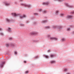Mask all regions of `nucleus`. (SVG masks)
Masks as SVG:
<instances>
[{"mask_svg":"<svg viewBox=\"0 0 74 74\" xmlns=\"http://www.w3.org/2000/svg\"><path fill=\"white\" fill-rule=\"evenodd\" d=\"M10 45L11 47H12V48H17V45L15 43H11L10 44Z\"/></svg>","mask_w":74,"mask_h":74,"instance_id":"f257e3e1","label":"nucleus"},{"mask_svg":"<svg viewBox=\"0 0 74 74\" xmlns=\"http://www.w3.org/2000/svg\"><path fill=\"white\" fill-rule=\"evenodd\" d=\"M20 5H23V6H25L26 7H28V8L31 7V5L29 4L21 3H20Z\"/></svg>","mask_w":74,"mask_h":74,"instance_id":"f03ea898","label":"nucleus"},{"mask_svg":"<svg viewBox=\"0 0 74 74\" xmlns=\"http://www.w3.org/2000/svg\"><path fill=\"white\" fill-rule=\"evenodd\" d=\"M58 28L59 29H62V26L58 25H52V28L53 29Z\"/></svg>","mask_w":74,"mask_h":74,"instance_id":"7ed1b4c3","label":"nucleus"},{"mask_svg":"<svg viewBox=\"0 0 74 74\" xmlns=\"http://www.w3.org/2000/svg\"><path fill=\"white\" fill-rule=\"evenodd\" d=\"M3 4H5L6 6H9L10 5V3L9 2V1H7L3 2Z\"/></svg>","mask_w":74,"mask_h":74,"instance_id":"20e7f679","label":"nucleus"},{"mask_svg":"<svg viewBox=\"0 0 74 74\" xmlns=\"http://www.w3.org/2000/svg\"><path fill=\"white\" fill-rule=\"evenodd\" d=\"M49 39L51 40H57L58 38L55 37H50L49 38Z\"/></svg>","mask_w":74,"mask_h":74,"instance_id":"39448f33","label":"nucleus"},{"mask_svg":"<svg viewBox=\"0 0 74 74\" xmlns=\"http://www.w3.org/2000/svg\"><path fill=\"white\" fill-rule=\"evenodd\" d=\"M65 5H66L68 7H69V8H73V5H70L67 3H66Z\"/></svg>","mask_w":74,"mask_h":74,"instance_id":"423d86ee","label":"nucleus"},{"mask_svg":"<svg viewBox=\"0 0 74 74\" xmlns=\"http://www.w3.org/2000/svg\"><path fill=\"white\" fill-rule=\"evenodd\" d=\"M73 15H68L66 16V18L68 19H73Z\"/></svg>","mask_w":74,"mask_h":74,"instance_id":"0eeeda50","label":"nucleus"},{"mask_svg":"<svg viewBox=\"0 0 74 74\" xmlns=\"http://www.w3.org/2000/svg\"><path fill=\"white\" fill-rule=\"evenodd\" d=\"M31 35H35V34H38V32H32L30 33Z\"/></svg>","mask_w":74,"mask_h":74,"instance_id":"6e6552de","label":"nucleus"},{"mask_svg":"<svg viewBox=\"0 0 74 74\" xmlns=\"http://www.w3.org/2000/svg\"><path fill=\"white\" fill-rule=\"evenodd\" d=\"M26 16L25 14H24L23 16L21 15L19 16L20 19H22L23 18H26Z\"/></svg>","mask_w":74,"mask_h":74,"instance_id":"1a4fd4ad","label":"nucleus"},{"mask_svg":"<svg viewBox=\"0 0 74 74\" xmlns=\"http://www.w3.org/2000/svg\"><path fill=\"white\" fill-rule=\"evenodd\" d=\"M66 41V39L64 38H62L61 39V42H65Z\"/></svg>","mask_w":74,"mask_h":74,"instance_id":"9d476101","label":"nucleus"},{"mask_svg":"<svg viewBox=\"0 0 74 74\" xmlns=\"http://www.w3.org/2000/svg\"><path fill=\"white\" fill-rule=\"evenodd\" d=\"M12 15L14 16H17L19 15V14H16L15 13H12Z\"/></svg>","mask_w":74,"mask_h":74,"instance_id":"9b49d317","label":"nucleus"},{"mask_svg":"<svg viewBox=\"0 0 74 74\" xmlns=\"http://www.w3.org/2000/svg\"><path fill=\"white\" fill-rule=\"evenodd\" d=\"M5 64V62H2V63L0 64V67L1 68L3 67V66H4V64Z\"/></svg>","mask_w":74,"mask_h":74,"instance_id":"f8f14e48","label":"nucleus"},{"mask_svg":"<svg viewBox=\"0 0 74 74\" xmlns=\"http://www.w3.org/2000/svg\"><path fill=\"white\" fill-rule=\"evenodd\" d=\"M49 4V2H47L43 3V5H48Z\"/></svg>","mask_w":74,"mask_h":74,"instance_id":"ddd939ff","label":"nucleus"},{"mask_svg":"<svg viewBox=\"0 0 74 74\" xmlns=\"http://www.w3.org/2000/svg\"><path fill=\"white\" fill-rule=\"evenodd\" d=\"M5 21L6 22L8 23L10 22L11 21V20L8 18H6Z\"/></svg>","mask_w":74,"mask_h":74,"instance_id":"4468645a","label":"nucleus"},{"mask_svg":"<svg viewBox=\"0 0 74 74\" xmlns=\"http://www.w3.org/2000/svg\"><path fill=\"white\" fill-rule=\"evenodd\" d=\"M59 10H56L55 12V15H58L59 14Z\"/></svg>","mask_w":74,"mask_h":74,"instance_id":"2eb2a0df","label":"nucleus"},{"mask_svg":"<svg viewBox=\"0 0 74 74\" xmlns=\"http://www.w3.org/2000/svg\"><path fill=\"white\" fill-rule=\"evenodd\" d=\"M66 30L67 32H70L71 30V28L68 27L66 29Z\"/></svg>","mask_w":74,"mask_h":74,"instance_id":"dca6fc26","label":"nucleus"},{"mask_svg":"<svg viewBox=\"0 0 74 74\" xmlns=\"http://www.w3.org/2000/svg\"><path fill=\"white\" fill-rule=\"evenodd\" d=\"M19 25L21 27H23V26H25V24L22 23H20L19 24Z\"/></svg>","mask_w":74,"mask_h":74,"instance_id":"f3484780","label":"nucleus"},{"mask_svg":"<svg viewBox=\"0 0 74 74\" xmlns=\"http://www.w3.org/2000/svg\"><path fill=\"white\" fill-rule=\"evenodd\" d=\"M8 31L9 32H12V30H11V28L10 27H8Z\"/></svg>","mask_w":74,"mask_h":74,"instance_id":"a211bd4d","label":"nucleus"},{"mask_svg":"<svg viewBox=\"0 0 74 74\" xmlns=\"http://www.w3.org/2000/svg\"><path fill=\"white\" fill-rule=\"evenodd\" d=\"M5 45L6 47H10V44L6 43L5 44Z\"/></svg>","mask_w":74,"mask_h":74,"instance_id":"6ab92c4d","label":"nucleus"},{"mask_svg":"<svg viewBox=\"0 0 74 74\" xmlns=\"http://www.w3.org/2000/svg\"><path fill=\"white\" fill-rule=\"evenodd\" d=\"M45 29H50L51 28V27L49 26H46L45 27Z\"/></svg>","mask_w":74,"mask_h":74,"instance_id":"aec40b11","label":"nucleus"},{"mask_svg":"<svg viewBox=\"0 0 74 74\" xmlns=\"http://www.w3.org/2000/svg\"><path fill=\"white\" fill-rule=\"evenodd\" d=\"M47 12V11L45 10H44L43 11H42V13L43 14H46Z\"/></svg>","mask_w":74,"mask_h":74,"instance_id":"412c9836","label":"nucleus"},{"mask_svg":"<svg viewBox=\"0 0 74 74\" xmlns=\"http://www.w3.org/2000/svg\"><path fill=\"white\" fill-rule=\"evenodd\" d=\"M0 36H4V34L3 32H0Z\"/></svg>","mask_w":74,"mask_h":74,"instance_id":"4be33fe9","label":"nucleus"},{"mask_svg":"<svg viewBox=\"0 0 74 74\" xmlns=\"http://www.w3.org/2000/svg\"><path fill=\"white\" fill-rule=\"evenodd\" d=\"M54 1H59V2H62L64 1V0H54Z\"/></svg>","mask_w":74,"mask_h":74,"instance_id":"5701e85b","label":"nucleus"},{"mask_svg":"<svg viewBox=\"0 0 74 74\" xmlns=\"http://www.w3.org/2000/svg\"><path fill=\"white\" fill-rule=\"evenodd\" d=\"M55 56V55L53 54H51L50 55V58H53Z\"/></svg>","mask_w":74,"mask_h":74,"instance_id":"b1692460","label":"nucleus"},{"mask_svg":"<svg viewBox=\"0 0 74 74\" xmlns=\"http://www.w3.org/2000/svg\"><path fill=\"white\" fill-rule=\"evenodd\" d=\"M50 62H51V63H55V61L54 60H51L50 61Z\"/></svg>","mask_w":74,"mask_h":74,"instance_id":"393cba45","label":"nucleus"},{"mask_svg":"<svg viewBox=\"0 0 74 74\" xmlns=\"http://www.w3.org/2000/svg\"><path fill=\"white\" fill-rule=\"evenodd\" d=\"M70 14H74V11H73L71 12H70Z\"/></svg>","mask_w":74,"mask_h":74,"instance_id":"a878e982","label":"nucleus"},{"mask_svg":"<svg viewBox=\"0 0 74 74\" xmlns=\"http://www.w3.org/2000/svg\"><path fill=\"white\" fill-rule=\"evenodd\" d=\"M13 39V38L12 37H10L9 38V40H12Z\"/></svg>","mask_w":74,"mask_h":74,"instance_id":"bb28decb","label":"nucleus"},{"mask_svg":"<svg viewBox=\"0 0 74 74\" xmlns=\"http://www.w3.org/2000/svg\"><path fill=\"white\" fill-rule=\"evenodd\" d=\"M47 22V20H43L42 21V23H45V22Z\"/></svg>","mask_w":74,"mask_h":74,"instance_id":"cd10ccee","label":"nucleus"},{"mask_svg":"<svg viewBox=\"0 0 74 74\" xmlns=\"http://www.w3.org/2000/svg\"><path fill=\"white\" fill-rule=\"evenodd\" d=\"M33 25H36L37 24V22L34 21L33 22Z\"/></svg>","mask_w":74,"mask_h":74,"instance_id":"c85d7f7f","label":"nucleus"},{"mask_svg":"<svg viewBox=\"0 0 74 74\" xmlns=\"http://www.w3.org/2000/svg\"><path fill=\"white\" fill-rule=\"evenodd\" d=\"M64 16V14H60V16L62 17V16Z\"/></svg>","mask_w":74,"mask_h":74,"instance_id":"c756f323","label":"nucleus"},{"mask_svg":"<svg viewBox=\"0 0 74 74\" xmlns=\"http://www.w3.org/2000/svg\"><path fill=\"white\" fill-rule=\"evenodd\" d=\"M45 57L46 58H47V59H48V57H49L47 55H45Z\"/></svg>","mask_w":74,"mask_h":74,"instance_id":"7c9ffc66","label":"nucleus"},{"mask_svg":"<svg viewBox=\"0 0 74 74\" xmlns=\"http://www.w3.org/2000/svg\"><path fill=\"white\" fill-rule=\"evenodd\" d=\"M39 10L40 12H41V11H42V9H39Z\"/></svg>","mask_w":74,"mask_h":74,"instance_id":"2f4dec72","label":"nucleus"},{"mask_svg":"<svg viewBox=\"0 0 74 74\" xmlns=\"http://www.w3.org/2000/svg\"><path fill=\"white\" fill-rule=\"evenodd\" d=\"M34 42H38V40H34Z\"/></svg>","mask_w":74,"mask_h":74,"instance_id":"473e14b6","label":"nucleus"},{"mask_svg":"<svg viewBox=\"0 0 74 74\" xmlns=\"http://www.w3.org/2000/svg\"><path fill=\"white\" fill-rule=\"evenodd\" d=\"M51 37V35H47V37H48V38H49Z\"/></svg>","mask_w":74,"mask_h":74,"instance_id":"72a5a7b5","label":"nucleus"},{"mask_svg":"<svg viewBox=\"0 0 74 74\" xmlns=\"http://www.w3.org/2000/svg\"><path fill=\"white\" fill-rule=\"evenodd\" d=\"M34 14L35 15H38V14L36 13H34Z\"/></svg>","mask_w":74,"mask_h":74,"instance_id":"f704fd0d","label":"nucleus"},{"mask_svg":"<svg viewBox=\"0 0 74 74\" xmlns=\"http://www.w3.org/2000/svg\"><path fill=\"white\" fill-rule=\"evenodd\" d=\"M29 73L28 72V71H26L25 72V74H27V73Z\"/></svg>","mask_w":74,"mask_h":74,"instance_id":"c9c22d12","label":"nucleus"},{"mask_svg":"<svg viewBox=\"0 0 74 74\" xmlns=\"http://www.w3.org/2000/svg\"><path fill=\"white\" fill-rule=\"evenodd\" d=\"M26 23H29V21H27L25 22Z\"/></svg>","mask_w":74,"mask_h":74,"instance_id":"e433bc0d","label":"nucleus"},{"mask_svg":"<svg viewBox=\"0 0 74 74\" xmlns=\"http://www.w3.org/2000/svg\"><path fill=\"white\" fill-rule=\"evenodd\" d=\"M35 58H36V59L38 58V56H36Z\"/></svg>","mask_w":74,"mask_h":74,"instance_id":"4c0bfd02","label":"nucleus"},{"mask_svg":"<svg viewBox=\"0 0 74 74\" xmlns=\"http://www.w3.org/2000/svg\"><path fill=\"white\" fill-rule=\"evenodd\" d=\"M23 62L24 63H26L27 62L26 61H24Z\"/></svg>","mask_w":74,"mask_h":74,"instance_id":"58836bf2","label":"nucleus"},{"mask_svg":"<svg viewBox=\"0 0 74 74\" xmlns=\"http://www.w3.org/2000/svg\"><path fill=\"white\" fill-rule=\"evenodd\" d=\"M64 71H67V69H64Z\"/></svg>","mask_w":74,"mask_h":74,"instance_id":"ea45409f","label":"nucleus"},{"mask_svg":"<svg viewBox=\"0 0 74 74\" xmlns=\"http://www.w3.org/2000/svg\"><path fill=\"white\" fill-rule=\"evenodd\" d=\"M50 52V50H49L47 51V52Z\"/></svg>","mask_w":74,"mask_h":74,"instance_id":"a19ab883","label":"nucleus"},{"mask_svg":"<svg viewBox=\"0 0 74 74\" xmlns=\"http://www.w3.org/2000/svg\"><path fill=\"white\" fill-rule=\"evenodd\" d=\"M67 74H71V73L70 72H68L67 73Z\"/></svg>","mask_w":74,"mask_h":74,"instance_id":"79ce46f5","label":"nucleus"},{"mask_svg":"<svg viewBox=\"0 0 74 74\" xmlns=\"http://www.w3.org/2000/svg\"><path fill=\"white\" fill-rule=\"evenodd\" d=\"M14 53H15V54L16 55V54H17V53L16 52H15Z\"/></svg>","mask_w":74,"mask_h":74,"instance_id":"37998d69","label":"nucleus"},{"mask_svg":"<svg viewBox=\"0 0 74 74\" xmlns=\"http://www.w3.org/2000/svg\"><path fill=\"white\" fill-rule=\"evenodd\" d=\"M20 1H23V0H19Z\"/></svg>","mask_w":74,"mask_h":74,"instance_id":"c03bdc74","label":"nucleus"},{"mask_svg":"<svg viewBox=\"0 0 74 74\" xmlns=\"http://www.w3.org/2000/svg\"><path fill=\"white\" fill-rule=\"evenodd\" d=\"M72 33H73V34H74V31H73V32H72Z\"/></svg>","mask_w":74,"mask_h":74,"instance_id":"a18cd8bd","label":"nucleus"},{"mask_svg":"<svg viewBox=\"0 0 74 74\" xmlns=\"http://www.w3.org/2000/svg\"><path fill=\"white\" fill-rule=\"evenodd\" d=\"M16 4V3H15Z\"/></svg>","mask_w":74,"mask_h":74,"instance_id":"49530a36","label":"nucleus"}]
</instances>
